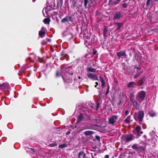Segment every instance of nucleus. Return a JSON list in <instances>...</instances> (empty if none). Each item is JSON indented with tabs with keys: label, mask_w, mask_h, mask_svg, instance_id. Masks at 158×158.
I'll return each instance as SVG.
<instances>
[{
	"label": "nucleus",
	"mask_w": 158,
	"mask_h": 158,
	"mask_svg": "<svg viewBox=\"0 0 158 158\" xmlns=\"http://www.w3.org/2000/svg\"><path fill=\"white\" fill-rule=\"evenodd\" d=\"M145 96V92L144 91H141L139 92L137 94L136 96V98L138 101L141 103L144 100Z\"/></svg>",
	"instance_id": "obj_1"
},
{
	"label": "nucleus",
	"mask_w": 158,
	"mask_h": 158,
	"mask_svg": "<svg viewBox=\"0 0 158 158\" xmlns=\"http://www.w3.org/2000/svg\"><path fill=\"white\" fill-rule=\"evenodd\" d=\"M118 116L116 115H113L108 118V123L112 125H115L118 122Z\"/></svg>",
	"instance_id": "obj_2"
},
{
	"label": "nucleus",
	"mask_w": 158,
	"mask_h": 158,
	"mask_svg": "<svg viewBox=\"0 0 158 158\" xmlns=\"http://www.w3.org/2000/svg\"><path fill=\"white\" fill-rule=\"evenodd\" d=\"M132 136L131 135H122L121 137L122 142L124 143L126 142H128L131 141Z\"/></svg>",
	"instance_id": "obj_3"
},
{
	"label": "nucleus",
	"mask_w": 158,
	"mask_h": 158,
	"mask_svg": "<svg viewBox=\"0 0 158 158\" xmlns=\"http://www.w3.org/2000/svg\"><path fill=\"white\" fill-rule=\"evenodd\" d=\"M131 148L136 151H143L145 150V148L143 146H140L136 143L134 144L132 146Z\"/></svg>",
	"instance_id": "obj_4"
},
{
	"label": "nucleus",
	"mask_w": 158,
	"mask_h": 158,
	"mask_svg": "<svg viewBox=\"0 0 158 158\" xmlns=\"http://www.w3.org/2000/svg\"><path fill=\"white\" fill-rule=\"evenodd\" d=\"M141 127L139 125H137L134 130V132L135 134L139 136L143 133V131H141Z\"/></svg>",
	"instance_id": "obj_5"
},
{
	"label": "nucleus",
	"mask_w": 158,
	"mask_h": 158,
	"mask_svg": "<svg viewBox=\"0 0 158 158\" xmlns=\"http://www.w3.org/2000/svg\"><path fill=\"white\" fill-rule=\"evenodd\" d=\"M87 75L89 78L92 79L94 80H98V76L94 73H88Z\"/></svg>",
	"instance_id": "obj_6"
},
{
	"label": "nucleus",
	"mask_w": 158,
	"mask_h": 158,
	"mask_svg": "<svg viewBox=\"0 0 158 158\" xmlns=\"http://www.w3.org/2000/svg\"><path fill=\"white\" fill-rule=\"evenodd\" d=\"M69 21L71 22H73V21L72 17L69 16H66L61 20V22L62 23H64L66 22Z\"/></svg>",
	"instance_id": "obj_7"
},
{
	"label": "nucleus",
	"mask_w": 158,
	"mask_h": 158,
	"mask_svg": "<svg viewBox=\"0 0 158 158\" xmlns=\"http://www.w3.org/2000/svg\"><path fill=\"white\" fill-rule=\"evenodd\" d=\"M121 16V14L120 12H115L113 15V19L114 20L119 19Z\"/></svg>",
	"instance_id": "obj_8"
},
{
	"label": "nucleus",
	"mask_w": 158,
	"mask_h": 158,
	"mask_svg": "<svg viewBox=\"0 0 158 158\" xmlns=\"http://www.w3.org/2000/svg\"><path fill=\"white\" fill-rule=\"evenodd\" d=\"M114 24L115 25L114 27V28L116 30H119L123 25L122 23H120L118 22L115 23Z\"/></svg>",
	"instance_id": "obj_9"
},
{
	"label": "nucleus",
	"mask_w": 158,
	"mask_h": 158,
	"mask_svg": "<svg viewBox=\"0 0 158 158\" xmlns=\"http://www.w3.org/2000/svg\"><path fill=\"white\" fill-rule=\"evenodd\" d=\"M130 1L131 0H123V2L124 3L122 4V7L124 8H127Z\"/></svg>",
	"instance_id": "obj_10"
},
{
	"label": "nucleus",
	"mask_w": 158,
	"mask_h": 158,
	"mask_svg": "<svg viewBox=\"0 0 158 158\" xmlns=\"http://www.w3.org/2000/svg\"><path fill=\"white\" fill-rule=\"evenodd\" d=\"M117 55L119 59H120L121 56H126V53L124 51H120L119 52L117 53Z\"/></svg>",
	"instance_id": "obj_11"
},
{
	"label": "nucleus",
	"mask_w": 158,
	"mask_h": 158,
	"mask_svg": "<svg viewBox=\"0 0 158 158\" xmlns=\"http://www.w3.org/2000/svg\"><path fill=\"white\" fill-rule=\"evenodd\" d=\"M85 156L86 154L84 151H81L78 153L77 158H83Z\"/></svg>",
	"instance_id": "obj_12"
},
{
	"label": "nucleus",
	"mask_w": 158,
	"mask_h": 158,
	"mask_svg": "<svg viewBox=\"0 0 158 158\" xmlns=\"http://www.w3.org/2000/svg\"><path fill=\"white\" fill-rule=\"evenodd\" d=\"M144 112L143 111H140L139 112L138 115L139 120V121H141L143 118Z\"/></svg>",
	"instance_id": "obj_13"
},
{
	"label": "nucleus",
	"mask_w": 158,
	"mask_h": 158,
	"mask_svg": "<svg viewBox=\"0 0 158 158\" xmlns=\"http://www.w3.org/2000/svg\"><path fill=\"white\" fill-rule=\"evenodd\" d=\"M135 85L136 84L135 82L133 81H131L128 83L127 85V86L129 88H132L134 87Z\"/></svg>",
	"instance_id": "obj_14"
},
{
	"label": "nucleus",
	"mask_w": 158,
	"mask_h": 158,
	"mask_svg": "<svg viewBox=\"0 0 158 158\" xmlns=\"http://www.w3.org/2000/svg\"><path fill=\"white\" fill-rule=\"evenodd\" d=\"M132 102L133 106L135 108L138 109L139 108V105L138 104L137 101L136 100H134Z\"/></svg>",
	"instance_id": "obj_15"
},
{
	"label": "nucleus",
	"mask_w": 158,
	"mask_h": 158,
	"mask_svg": "<svg viewBox=\"0 0 158 158\" xmlns=\"http://www.w3.org/2000/svg\"><path fill=\"white\" fill-rule=\"evenodd\" d=\"M94 132L91 131H87L84 132V134L86 136H88L93 135Z\"/></svg>",
	"instance_id": "obj_16"
},
{
	"label": "nucleus",
	"mask_w": 158,
	"mask_h": 158,
	"mask_svg": "<svg viewBox=\"0 0 158 158\" xmlns=\"http://www.w3.org/2000/svg\"><path fill=\"white\" fill-rule=\"evenodd\" d=\"M145 81V79L144 78H142L138 82V85H142Z\"/></svg>",
	"instance_id": "obj_17"
},
{
	"label": "nucleus",
	"mask_w": 158,
	"mask_h": 158,
	"mask_svg": "<svg viewBox=\"0 0 158 158\" xmlns=\"http://www.w3.org/2000/svg\"><path fill=\"white\" fill-rule=\"evenodd\" d=\"M83 118V115L81 114L78 117L77 119V122H81Z\"/></svg>",
	"instance_id": "obj_18"
},
{
	"label": "nucleus",
	"mask_w": 158,
	"mask_h": 158,
	"mask_svg": "<svg viewBox=\"0 0 158 158\" xmlns=\"http://www.w3.org/2000/svg\"><path fill=\"white\" fill-rule=\"evenodd\" d=\"M96 69L94 68L88 67L87 68V71L91 72H95Z\"/></svg>",
	"instance_id": "obj_19"
},
{
	"label": "nucleus",
	"mask_w": 158,
	"mask_h": 158,
	"mask_svg": "<svg viewBox=\"0 0 158 158\" xmlns=\"http://www.w3.org/2000/svg\"><path fill=\"white\" fill-rule=\"evenodd\" d=\"M131 116H128L124 120V121L127 123H129L130 122Z\"/></svg>",
	"instance_id": "obj_20"
},
{
	"label": "nucleus",
	"mask_w": 158,
	"mask_h": 158,
	"mask_svg": "<svg viewBox=\"0 0 158 158\" xmlns=\"http://www.w3.org/2000/svg\"><path fill=\"white\" fill-rule=\"evenodd\" d=\"M44 22L45 24H48L50 22V19L49 18H45L44 20Z\"/></svg>",
	"instance_id": "obj_21"
},
{
	"label": "nucleus",
	"mask_w": 158,
	"mask_h": 158,
	"mask_svg": "<svg viewBox=\"0 0 158 158\" xmlns=\"http://www.w3.org/2000/svg\"><path fill=\"white\" fill-rule=\"evenodd\" d=\"M66 144L65 143H63L62 144L60 145L59 146V148L60 149H63V148L67 147Z\"/></svg>",
	"instance_id": "obj_22"
},
{
	"label": "nucleus",
	"mask_w": 158,
	"mask_h": 158,
	"mask_svg": "<svg viewBox=\"0 0 158 158\" xmlns=\"http://www.w3.org/2000/svg\"><path fill=\"white\" fill-rule=\"evenodd\" d=\"M46 34V32L44 31H40L39 32V35L41 37H43V35Z\"/></svg>",
	"instance_id": "obj_23"
},
{
	"label": "nucleus",
	"mask_w": 158,
	"mask_h": 158,
	"mask_svg": "<svg viewBox=\"0 0 158 158\" xmlns=\"http://www.w3.org/2000/svg\"><path fill=\"white\" fill-rule=\"evenodd\" d=\"M134 98V96L133 93H131L130 94V100L131 101H133Z\"/></svg>",
	"instance_id": "obj_24"
},
{
	"label": "nucleus",
	"mask_w": 158,
	"mask_h": 158,
	"mask_svg": "<svg viewBox=\"0 0 158 158\" xmlns=\"http://www.w3.org/2000/svg\"><path fill=\"white\" fill-rule=\"evenodd\" d=\"M141 73V71H137V73L135 75L134 77V78H136L138 77Z\"/></svg>",
	"instance_id": "obj_25"
},
{
	"label": "nucleus",
	"mask_w": 158,
	"mask_h": 158,
	"mask_svg": "<svg viewBox=\"0 0 158 158\" xmlns=\"http://www.w3.org/2000/svg\"><path fill=\"white\" fill-rule=\"evenodd\" d=\"M120 1H120V0H116L113 2H112V3H111V4H112L114 6L118 4Z\"/></svg>",
	"instance_id": "obj_26"
},
{
	"label": "nucleus",
	"mask_w": 158,
	"mask_h": 158,
	"mask_svg": "<svg viewBox=\"0 0 158 158\" xmlns=\"http://www.w3.org/2000/svg\"><path fill=\"white\" fill-rule=\"evenodd\" d=\"M26 65H24L22 67L21 70L20 71V72L22 73H23L24 72V70L27 68Z\"/></svg>",
	"instance_id": "obj_27"
},
{
	"label": "nucleus",
	"mask_w": 158,
	"mask_h": 158,
	"mask_svg": "<svg viewBox=\"0 0 158 158\" xmlns=\"http://www.w3.org/2000/svg\"><path fill=\"white\" fill-rule=\"evenodd\" d=\"M149 114L150 116H156V114L153 111H150L149 113Z\"/></svg>",
	"instance_id": "obj_28"
},
{
	"label": "nucleus",
	"mask_w": 158,
	"mask_h": 158,
	"mask_svg": "<svg viewBox=\"0 0 158 158\" xmlns=\"http://www.w3.org/2000/svg\"><path fill=\"white\" fill-rule=\"evenodd\" d=\"M130 110H126L125 112V113L124 115L126 116L127 115H128L130 112Z\"/></svg>",
	"instance_id": "obj_29"
},
{
	"label": "nucleus",
	"mask_w": 158,
	"mask_h": 158,
	"mask_svg": "<svg viewBox=\"0 0 158 158\" xmlns=\"http://www.w3.org/2000/svg\"><path fill=\"white\" fill-rule=\"evenodd\" d=\"M57 145V144L55 142H54L53 143H51L49 145V146L51 147H54L56 146Z\"/></svg>",
	"instance_id": "obj_30"
},
{
	"label": "nucleus",
	"mask_w": 158,
	"mask_h": 158,
	"mask_svg": "<svg viewBox=\"0 0 158 158\" xmlns=\"http://www.w3.org/2000/svg\"><path fill=\"white\" fill-rule=\"evenodd\" d=\"M107 31L108 30L106 27H105L103 30V34L104 35L106 34Z\"/></svg>",
	"instance_id": "obj_31"
},
{
	"label": "nucleus",
	"mask_w": 158,
	"mask_h": 158,
	"mask_svg": "<svg viewBox=\"0 0 158 158\" xmlns=\"http://www.w3.org/2000/svg\"><path fill=\"white\" fill-rule=\"evenodd\" d=\"M84 6L86 7L87 6V4L88 2V0H84Z\"/></svg>",
	"instance_id": "obj_32"
},
{
	"label": "nucleus",
	"mask_w": 158,
	"mask_h": 158,
	"mask_svg": "<svg viewBox=\"0 0 158 158\" xmlns=\"http://www.w3.org/2000/svg\"><path fill=\"white\" fill-rule=\"evenodd\" d=\"M9 85V84L8 83H5V84H4L3 83V84H2L1 85L0 84V87L3 86L4 85H5V87H6V86L8 87V86Z\"/></svg>",
	"instance_id": "obj_33"
},
{
	"label": "nucleus",
	"mask_w": 158,
	"mask_h": 158,
	"mask_svg": "<svg viewBox=\"0 0 158 158\" xmlns=\"http://www.w3.org/2000/svg\"><path fill=\"white\" fill-rule=\"evenodd\" d=\"M99 78H100V81H101V83L105 82V80L104 79V78L100 76L99 77Z\"/></svg>",
	"instance_id": "obj_34"
},
{
	"label": "nucleus",
	"mask_w": 158,
	"mask_h": 158,
	"mask_svg": "<svg viewBox=\"0 0 158 158\" xmlns=\"http://www.w3.org/2000/svg\"><path fill=\"white\" fill-rule=\"evenodd\" d=\"M109 89H110V87L109 86H107V90L106 93V95H107V94H108V93L109 92Z\"/></svg>",
	"instance_id": "obj_35"
},
{
	"label": "nucleus",
	"mask_w": 158,
	"mask_h": 158,
	"mask_svg": "<svg viewBox=\"0 0 158 158\" xmlns=\"http://www.w3.org/2000/svg\"><path fill=\"white\" fill-rule=\"evenodd\" d=\"M60 73L58 72L57 71L56 73V76L57 77H59L60 76Z\"/></svg>",
	"instance_id": "obj_36"
},
{
	"label": "nucleus",
	"mask_w": 158,
	"mask_h": 158,
	"mask_svg": "<svg viewBox=\"0 0 158 158\" xmlns=\"http://www.w3.org/2000/svg\"><path fill=\"white\" fill-rule=\"evenodd\" d=\"M135 69H136L137 70H138L137 71H141L140 70L141 69L140 68H139V67H138L135 66Z\"/></svg>",
	"instance_id": "obj_37"
},
{
	"label": "nucleus",
	"mask_w": 158,
	"mask_h": 158,
	"mask_svg": "<svg viewBox=\"0 0 158 158\" xmlns=\"http://www.w3.org/2000/svg\"><path fill=\"white\" fill-rule=\"evenodd\" d=\"M151 0H147L146 2L147 5L148 6L149 5V4Z\"/></svg>",
	"instance_id": "obj_38"
},
{
	"label": "nucleus",
	"mask_w": 158,
	"mask_h": 158,
	"mask_svg": "<svg viewBox=\"0 0 158 158\" xmlns=\"http://www.w3.org/2000/svg\"><path fill=\"white\" fill-rule=\"evenodd\" d=\"M99 104L98 103L96 106V110H97L99 107Z\"/></svg>",
	"instance_id": "obj_39"
},
{
	"label": "nucleus",
	"mask_w": 158,
	"mask_h": 158,
	"mask_svg": "<svg viewBox=\"0 0 158 158\" xmlns=\"http://www.w3.org/2000/svg\"><path fill=\"white\" fill-rule=\"evenodd\" d=\"M105 82L102 83L101 85L102 87H104L105 86Z\"/></svg>",
	"instance_id": "obj_40"
},
{
	"label": "nucleus",
	"mask_w": 158,
	"mask_h": 158,
	"mask_svg": "<svg viewBox=\"0 0 158 158\" xmlns=\"http://www.w3.org/2000/svg\"><path fill=\"white\" fill-rule=\"evenodd\" d=\"M104 158H109V156L108 155H106L104 156Z\"/></svg>",
	"instance_id": "obj_41"
},
{
	"label": "nucleus",
	"mask_w": 158,
	"mask_h": 158,
	"mask_svg": "<svg viewBox=\"0 0 158 158\" xmlns=\"http://www.w3.org/2000/svg\"><path fill=\"white\" fill-rule=\"evenodd\" d=\"M88 128H83L82 127H81V131H82V130H85V129H87Z\"/></svg>",
	"instance_id": "obj_42"
},
{
	"label": "nucleus",
	"mask_w": 158,
	"mask_h": 158,
	"mask_svg": "<svg viewBox=\"0 0 158 158\" xmlns=\"http://www.w3.org/2000/svg\"><path fill=\"white\" fill-rule=\"evenodd\" d=\"M47 43V42H46V41H43L42 42V44H46Z\"/></svg>",
	"instance_id": "obj_43"
},
{
	"label": "nucleus",
	"mask_w": 158,
	"mask_h": 158,
	"mask_svg": "<svg viewBox=\"0 0 158 158\" xmlns=\"http://www.w3.org/2000/svg\"><path fill=\"white\" fill-rule=\"evenodd\" d=\"M121 103H122V100H119V102H118V105H119Z\"/></svg>",
	"instance_id": "obj_44"
},
{
	"label": "nucleus",
	"mask_w": 158,
	"mask_h": 158,
	"mask_svg": "<svg viewBox=\"0 0 158 158\" xmlns=\"http://www.w3.org/2000/svg\"><path fill=\"white\" fill-rule=\"evenodd\" d=\"M113 0H109L110 4L112 3Z\"/></svg>",
	"instance_id": "obj_45"
},
{
	"label": "nucleus",
	"mask_w": 158,
	"mask_h": 158,
	"mask_svg": "<svg viewBox=\"0 0 158 158\" xmlns=\"http://www.w3.org/2000/svg\"><path fill=\"white\" fill-rule=\"evenodd\" d=\"M47 40L48 42H49L51 41V40L50 39H47Z\"/></svg>",
	"instance_id": "obj_46"
},
{
	"label": "nucleus",
	"mask_w": 158,
	"mask_h": 158,
	"mask_svg": "<svg viewBox=\"0 0 158 158\" xmlns=\"http://www.w3.org/2000/svg\"><path fill=\"white\" fill-rule=\"evenodd\" d=\"M34 56H35V57H34V58H35V59H40V58L39 57H36L35 56V55H34Z\"/></svg>",
	"instance_id": "obj_47"
},
{
	"label": "nucleus",
	"mask_w": 158,
	"mask_h": 158,
	"mask_svg": "<svg viewBox=\"0 0 158 158\" xmlns=\"http://www.w3.org/2000/svg\"><path fill=\"white\" fill-rule=\"evenodd\" d=\"M91 157L92 158H97V157H94V156L92 155V154H91Z\"/></svg>",
	"instance_id": "obj_48"
},
{
	"label": "nucleus",
	"mask_w": 158,
	"mask_h": 158,
	"mask_svg": "<svg viewBox=\"0 0 158 158\" xmlns=\"http://www.w3.org/2000/svg\"><path fill=\"white\" fill-rule=\"evenodd\" d=\"M95 84H96V85H98V82H95Z\"/></svg>",
	"instance_id": "obj_49"
},
{
	"label": "nucleus",
	"mask_w": 158,
	"mask_h": 158,
	"mask_svg": "<svg viewBox=\"0 0 158 158\" xmlns=\"http://www.w3.org/2000/svg\"><path fill=\"white\" fill-rule=\"evenodd\" d=\"M143 137H144V138H146V136L145 135H144L143 136Z\"/></svg>",
	"instance_id": "obj_50"
},
{
	"label": "nucleus",
	"mask_w": 158,
	"mask_h": 158,
	"mask_svg": "<svg viewBox=\"0 0 158 158\" xmlns=\"http://www.w3.org/2000/svg\"><path fill=\"white\" fill-rule=\"evenodd\" d=\"M36 0H32V1H33V2H35Z\"/></svg>",
	"instance_id": "obj_51"
},
{
	"label": "nucleus",
	"mask_w": 158,
	"mask_h": 158,
	"mask_svg": "<svg viewBox=\"0 0 158 158\" xmlns=\"http://www.w3.org/2000/svg\"><path fill=\"white\" fill-rule=\"evenodd\" d=\"M158 1V0H154V1H156H156Z\"/></svg>",
	"instance_id": "obj_52"
},
{
	"label": "nucleus",
	"mask_w": 158,
	"mask_h": 158,
	"mask_svg": "<svg viewBox=\"0 0 158 158\" xmlns=\"http://www.w3.org/2000/svg\"><path fill=\"white\" fill-rule=\"evenodd\" d=\"M97 85H95V88H96V87H97Z\"/></svg>",
	"instance_id": "obj_53"
},
{
	"label": "nucleus",
	"mask_w": 158,
	"mask_h": 158,
	"mask_svg": "<svg viewBox=\"0 0 158 158\" xmlns=\"http://www.w3.org/2000/svg\"><path fill=\"white\" fill-rule=\"evenodd\" d=\"M31 58H28V59L30 60V59Z\"/></svg>",
	"instance_id": "obj_54"
},
{
	"label": "nucleus",
	"mask_w": 158,
	"mask_h": 158,
	"mask_svg": "<svg viewBox=\"0 0 158 158\" xmlns=\"http://www.w3.org/2000/svg\"><path fill=\"white\" fill-rule=\"evenodd\" d=\"M96 153L94 154V156H96Z\"/></svg>",
	"instance_id": "obj_55"
},
{
	"label": "nucleus",
	"mask_w": 158,
	"mask_h": 158,
	"mask_svg": "<svg viewBox=\"0 0 158 158\" xmlns=\"http://www.w3.org/2000/svg\"><path fill=\"white\" fill-rule=\"evenodd\" d=\"M44 10H43V13H44Z\"/></svg>",
	"instance_id": "obj_56"
},
{
	"label": "nucleus",
	"mask_w": 158,
	"mask_h": 158,
	"mask_svg": "<svg viewBox=\"0 0 158 158\" xmlns=\"http://www.w3.org/2000/svg\"><path fill=\"white\" fill-rule=\"evenodd\" d=\"M89 38H87V39H89Z\"/></svg>",
	"instance_id": "obj_57"
},
{
	"label": "nucleus",
	"mask_w": 158,
	"mask_h": 158,
	"mask_svg": "<svg viewBox=\"0 0 158 158\" xmlns=\"http://www.w3.org/2000/svg\"><path fill=\"white\" fill-rule=\"evenodd\" d=\"M87 41V40H85V41Z\"/></svg>",
	"instance_id": "obj_58"
},
{
	"label": "nucleus",
	"mask_w": 158,
	"mask_h": 158,
	"mask_svg": "<svg viewBox=\"0 0 158 158\" xmlns=\"http://www.w3.org/2000/svg\"><path fill=\"white\" fill-rule=\"evenodd\" d=\"M46 10L45 9V12L46 11Z\"/></svg>",
	"instance_id": "obj_59"
},
{
	"label": "nucleus",
	"mask_w": 158,
	"mask_h": 158,
	"mask_svg": "<svg viewBox=\"0 0 158 158\" xmlns=\"http://www.w3.org/2000/svg\"><path fill=\"white\" fill-rule=\"evenodd\" d=\"M121 0H120V1H121Z\"/></svg>",
	"instance_id": "obj_60"
}]
</instances>
